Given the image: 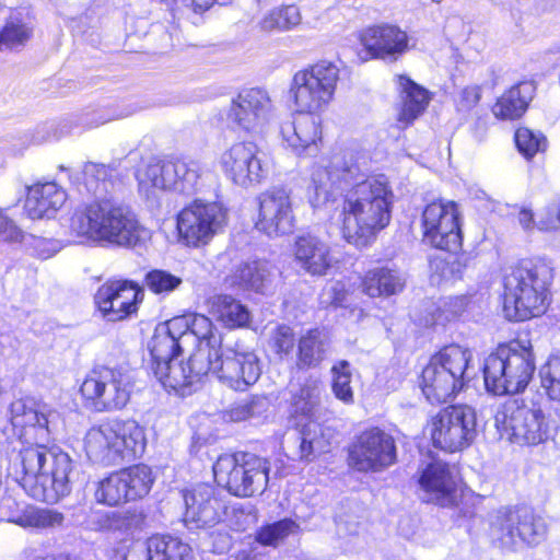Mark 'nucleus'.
Listing matches in <instances>:
<instances>
[{"label": "nucleus", "mask_w": 560, "mask_h": 560, "mask_svg": "<svg viewBox=\"0 0 560 560\" xmlns=\"http://www.w3.org/2000/svg\"><path fill=\"white\" fill-rule=\"evenodd\" d=\"M230 0H182L183 5L191 9L195 13H201L210 9L213 3L225 4Z\"/></svg>", "instance_id": "obj_63"}, {"label": "nucleus", "mask_w": 560, "mask_h": 560, "mask_svg": "<svg viewBox=\"0 0 560 560\" xmlns=\"http://www.w3.org/2000/svg\"><path fill=\"white\" fill-rule=\"evenodd\" d=\"M328 341L318 328L308 329L298 341L295 365L299 370L315 369L327 354Z\"/></svg>", "instance_id": "obj_38"}, {"label": "nucleus", "mask_w": 560, "mask_h": 560, "mask_svg": "<svg viewBox=\"0 0 560 560\" xmlns=\"http://www.w3.org/2000/svg\"><path fill=\"white\" fill-rule=\"evenodd\" d=\"M9 471L34 500L54 504L72 491L78 475L71 457L57 446L24 443L11 455Z\"/></svg>", "instance_id": "obj_3"}, {"label": "nucleus", "mask_w": 560, "mask_h": 560, "mask_svg": "<svg viewBox=\"0 0 560 560\" xmlns=\"http://www.w3.org/2000/svg\"><path fill=\"white\" fill-rule=\"evenodd\" d=\"M540 384L550 400L560 402V358H550L539 370Z\"/></svg>", "instance_id": "obj_50"}, {"label": "nucleus", "mask_w": 560, "mask_h": 560, "mask_svg": "<svg viewBox=\"0 0 560 560\" xmlns=\"http://www.w3.org/2000/svg\"><path fill=\"white\" fill-rule=\"evenodd\" d=\"M269 470L268 459L247 452L221 455L213 465L218 485L240 498L262 494L268 486Z\"/></svg>", "instance_id": "obj_8"}, {"label": "nucleus", "mask_w": 560, "mask_h": 560, "mask_svg": "<svg viewBox=\"0 0 560 560\" xmlns=\"http://www.w3.org/2000/svg\"><path fill=\"white\" fill-rule=\"evenodd\" d=\"M186 511L184 522L189 528H202L217 524L224 513V503L215 495L213 487L195 486L184 494Z\"/></svg>", "instance_id": "obj_27"}, {"label": "nucleus", "mask_w": 560, "mask_h": 560, "mask_svg": "<svg viewBox=\"0 0 560 560\" xmlns=\"http://www.w3.org/2000/svg\"><path fill=\"white\" fill-rule=\"evenodd\" d=\"M276 276L275 268L267 261L254 260L241 265L231 276V285L265 293Z\"/></svg>", "instance_id": "obj_36"}, {"label": "nucleus", "mask_w": 560, "mask_h": 560, "mask_svg": "<svg viewBox=\"0 0 560 560\" xmlns=\"http://www.w3.org/2000/svg\"><path fill=\"white\" fill-rule=\"evenodd\" d=\"M210 312L224 327L246 328L252 322L248 307L230 294H215L210 298Z\"/></svg>", "instance_id": "obj_37"}, {"label": "nucleus", "mask_w": 560, "mask_h": 560, "mask_svg": "<svg viewBox=\"0 0 560 560\" xmlns=\"http://www.w3.org/2000/svg\"><path fill=\"white\" fill-rule=\"evenodd\" d=\"M144 522V517L142 513H138L137 511H128L125 513L121 520V526L126 528V530H135L141 528Z\"/></svg>", "instance_id": "obj_62"}, {"label": "nucleus", "mask_w": 560, "mask_h": 560, "mask_svg": "<svg viewBox=\"0 0 560 560\" xmlns=\"http://www.w3.org/2000/svg\"><path fill=\"white\" fill-rule=\"evenodd\" d=\"M296 343L293 329L284 324L277 325L270 332L269 346L280 358L289 357Z\"/></svg>", "instance_id": "obj_54"}, {"label": "nucleus", "mask_w": 560, "mask_h": 560, "mask_svg": "<svg viewBox=\"0 0 560 560\" xmlns=\"http://www.w3.org/2000/svg\"><path fill=\"white\" fill-rule=\"evenodd\" d=\"M132 387L133 377L128 369L101 365L86 375L80 392L96 411H114L128 404Z\"/></svg>", "instance_id": "obj_12"}, {"label": "nucleus", "mask_w": 560, "mask_h": 560, "mask_svg": "<svg viewBox=\"0 0 560 560\" xmlns=\"http://www.w3.org/2000/svg\"><path fill=\"white\" fill-rule=\"evenodd\" d=\"M465 381L445 372L429 361L421 374V389L432 404L447 402L459 393Z\"/></svg>", "instance_id": "obj_31"}, {"label": "nucleus", "mask_w": 560, "mask_h": 560, "mask_svg": "<svg viewBox=\"0 0 560 560\" xmlns=\"http://www.w3.org/2000/svg\"><path fill=\"white\" fill-rule=\"evenodd\" d=\"M418 483L425 502L450 506L456 501V476L444 462L433 460L425 465L419 472Z\"/></svg>", "instance_id": "obj_26"}, {"label": "nucleus", "mask_w": 560, "mask_h": 560, "mask_svg": "<svg viewBox=\"0 0 560 560\" xmlns=\"http://www.w3.org/2000/svg\"><path fill=\"white\" fill-rule=\"evenodd\" d=\"M16 522L24 528L54 529L63 526L65 515L51 509H32Z\"/></svg>", "instance_id": "obj_47"}, {"label": "nucleus", "mask_w": 560, "mask_h": 560, "mask_svg": "<svg viewBox=\"0 0 560 560\" xmlns=\"http://www.w3.org/2000/svg\"><path fill=\"white\" fill-rule=\"evenodd\" d=\"M340 79L339 67L320 60L294 73L290 94L300 115L281 124L283 142L296 155H312L322 138L320 121L314 114L324 110L332 101Z\"/></svg>", "instance_id": "obj_2"}, {"label": "nucleus", "mask_w": 560, "mask_h": 560, "mask_svg": "<svg viewBox=\"0 0 560 560\" xmlns=\"http://www.w3.org/2000/svg\"><path fill=\"white\" fill-rule=\"evenodd\" d=\"M57 413L48 408L42 401L33 397H23L15 399L10 405V421L20 444L31 443L28 435L32 431L38 433L42 440H45L51 433V423Z\"/></svg>", "instance_id": "obj_23"}, {"label": "nucleus", "mask_w": 560, "mask_h": 560, "mask_svg": "<svg viewBox=\"0 0 560 560\" xmlns=\"http://www.w3.org/2000/svg\"><path fill=\"white\" fill-rule=\"evenodd\" d=\"M535 357L528 339L500 345L483 363L485 385L494 395L523 392L535 372Z\"/></svg>", "instance_id": "obj_6"}, {"label": "nucleus", "mask_w": 560, "mask_h": 560, "mask_svg": "<svg viewBox=\"0 0 560 560\" xmlns=\"http://www.w3.org/2000/svg\"><path fill=\"white\" fill-rule=\"evenodd\" d=\"M19 502L11 494L2 493L0 495V521L18 524L16 521L22 516L19 515Z\"/></svg>", "instance_id": "obj_57"}, {"label": "nucleus", "mask_w": 560, "mask_h": 560, "mask_svg": "<svg viewBox=\"0 0 560 560\" xmlns=\"http://www.w3.org/2000/svg\"><path fill=\"white\" fill-rule=\"evenodd\" d=\"M67 200V194L55 182L37 183L27 189L24 209L28 218L50 219Z\"/></svg>", "instance_id": "obj_30"}, {"label": "nucleus", "mask_w": 560, "mask_h": 560, "mask_svg": "<svg viewBox=\"0 0 560 560\" xmlns=\"http://www.w3.org/2000/svg\"><path fill=\"white\" fill-rule=\"evenodd\" d=\"M515 143L518 151L526 158L534 156L537 152L544 151L547 147V140L540 132L522 127L515 132Z\"/></svg>", "instance_id": "obj_53"}, {"label": "nucleus", "mask_w": 560, "mask_h": 560, "mask_svg": "<svg viewBox=\"0 0 560 560\" xmlns=\"http://www.w3.org/2000/svg\"><path fill=\"white\" fill-rule=\"evenodd\" d=\"M481 92L479 86H466L456 98V107L458 112H469L480 101Z\"/></svg>", "instance_id": "obj_58"}, {"label": "nucleus", "mask_w": 560, "mask_h": 560, "mask_svg": "<svg viewBox=\"0 0 560 560\" xmlns=\"http://www.w3.org/2000/svg\"><path fill=\"white\" fill-rule=\"evenodd\" d=\"M312 182L314 207L335 201V190H347L340 215L341 233L348 243L366 246L389 224L394 202L390 186L383 176L364 179L352 155H335L328 166L313 172Z\"/></svg>", "instance_id": "obj_1"}, {"label": "nucleus", "mask_w": 560, "mask_h": 560, "mask_svg": "<svg viewBox=\"0 0 560 560\" xmlns=\"http://www.w3.org/2000/svg\"><path fill=\"white\" fill-rule=\"evenodd\" d=\"M70 229L93 242L131 246L140 238V224L131 208L114 198H101L79 209Z\"/></svg>", "instance_id": "obj_5"}, {"label": "nucleus", "mask_w": 560, "mask_h": 560, "mask_svg": "<svg viewBox=\"0 0 560 560\" xmlns=\"http://www.w3.org/2000/svg\"><path fill=\"white\" fill-rule=\"evenodd\" d=\"M302 21L300 10L295 5H282L267 12L258 23L262 32H288Z\"/></svg>", "instance_id": "obj_42"}, {"label": "nucleus", "mask_w": 560, "mask_h": 560, "mask_svg": "<svg viewBox=\"0 0 560 560\" xmlns=\"http://www.w3.org/2000/svg\"><path fill=\"white\" fill-rule=\"evenodd\" d=\"M139 191L148 198L155 190L194 195L201 187V168L194 160L152 161L137 173Z\"/></svg>", "instance_id": "obj_11"}, {"label": "nucleus", "mask_w": 560, "mask_h": 560, "mask_svg": "<svg viewBox=\"0 0 560 560\" xmlns=\"http://www.w3.org/2000/svg\"><path fill=\"white\" fill-rule=\"evenodd\" d=\"M182 322H174L173 318L160 323L149 341V351L152 357V365H160L177 355L188 347L190 335L182 336Z\"/></svg>", "instance_id": "obj_29"}, {"label": "nucleus", "mask_w": 560, "mask_h": 560, "mask_svg": "<svg viewBox=\"0 0 560 560\" xmlns=\"http://www.w3.org/2000/svg\"><path fill=\"white\" fill-rule=\"evenodd\" d=\"M491 536L500 547L518 550L524 546H536L546 536L547 526L542 517L528 508L500 510L491 522Z\"/></svg>", "instance_id": "obj_13"}, {"label": "nucleus", "mask_w": 560, "mask_h": 560, "mask_svg": "<svg viewBox=\"0 0 560 560\" xmlns=\"http://www.w3.org/2000/svg\"><path fill=\"white\" fill-rule=\"evenodd\" d=\"M518 222L522 228L526 231L534 229L537 226V223L534 220V213L530 209L523 208L518 213Z\"/></svg>", "instance_id": "obj_64"}, {"label": "nucleus", "mask_w": 560, "mask_h": 560, "mask_svg": "<svg viewBox=\"0 0 560 560\" xmlns=\"http://www.w3.org/2000/svg\"><path fill=\"white\" fill-rule=\"evenodd\" d=\"M142 296L143 292L136 283L115 280L101 285L94 300L107 320L117 322L136 312L137 304Z\"/></svg>", "instance_id": "obj_24"}, {"label": "nucleus", "mask_w": 560, "mask_h": 560, "mask_svg": "<svg viewBox=\"0 0 560 560\" xmlns=\"http://www.w3.org/2000/svg\"><path fill=\"white\" fill-rule=\"evenodd\" d=\"M259 211L255 226L269 237L288 235L295 228L293 201L285 188L273 187L258 197Z\"/></svg>", "instance_id": "obj_20"}, {"label": "nucleus", "mask_w": 560, "mask_h": 560, "mask_svg": "<svg viewBox=\"0 0 560 560\" xmlns=\"http://www.w3.org/2000/svg\"><path fill=\"white\" fill-rule=\"evenodd\" d=\"M466 298L453 296L441 301L436 312L432 314L431 324H444L457 317L465 311Z\"/></svg>", "instance_id": "obj_55"}, {"label": "nucleus", "mask_w": 560, "mask_h": 560, "mask_svg": "<svg viewBox=\"0 0 560 560\" xmlns=\"http://www.w3.org/2000/svg\"><path fill=\"white\" fill-rule=\"evenodd\" d=\"M334 438L335 432L329 428H324L317 421L310 420L298 434L300 458L308 460L316 454L327 452Z\"/></svg>", "instance_id": "obj_39"}, {"label": "nucleus", "mask_w": 560, "mask_h": 560, "mask_svg": "<svg viewBox=\"0 0 560 560\" xmlns=\"http://www.w3.org/2000/svg\"><path fill=\"white\" fill-rule=\"evenodd\" d=\"M397 84L401 98L397 121L399 128L404 129L424 112L429 104V95L427 90L405 75H397Z\"/></svg>", "instance_id": "obj_33"}, {"label": "nucleus", "mask_w": 560, "mask_h": 560, "mask_svg": "<svg viewBox=\"0 0 560 560\" xmlns=\"http://www.w3.org/2000/svg\"><path fill=\"white\" fill-rule=\"evenodd\" d=\"M431 440L436 448L455 453L468 447L477 436V413L468 405H454L431 419Z\"/></svg>", "instance_id": "obj_14"}, {"label": "nucleus", "mask_w": 560, "mask_h": 560, "mask_svg": "<svg viewBox=\"0 0 560 560\" xmlns=\"http://www.w3.org/2000/svg\"><path fill=\"white\" fill-rule=\"evenodd\" d=\"M206 355L209 372L235 392L247 390L261 375V363L256 352L241 341L224 342Z\"/></svg>", "instance_id": "obj_10"}, {"label": "nucleus", "mask_w": 560, "mask_h": 560, "mask_svg": "<svg viewBox=\"0 0 560 560\" xmlns=\"http://www.w3.org/2000/svg\"><path fill=\"white\" fill-rule=\"evenodd\" d=\"M173 320L182 322V336L190 335L188 346L197 343V351H205L206 354H210L224 343L221 335L213 331L214 326L211 319L202 314H187L174 317Z\"/></svg>", "instance_id": "obj_32"}, {"label": "nucleus", "mask_w": 560, "mask_h": 560, "mask_svg": "<svg viewBox=\"0 0 560 560\" xmlns=\"http://www.w3.org/2000/svg\"><path fill=\"white\" fill-rule=\"evenodd\" d=\"M124 560H152L151 537L145 541H133L125 553Z\"/></svg>", "instance_id": "obj_59"}, {"label": "nucleus", "mask_w": 560, "mask_h": 560, "mask_svg": "<svg viewBox=\"0 0 560 560\" xmlns=\"http://www.w3.org/2000/svg\"><path fill=\"white\" fill-rule=\"evenodd\" d=\"M258 148L253 142H237L221 155L224 174L236 185L249 187L259 184L266 171L258 158Z\"/></svg>", "instance_id": "obj_22"}, {"label": "nucleus", "mask_w": 560, "mask_h": 560, "mask_svg": "<svg viewBox=\"0 0 560 560\" xmlns=\"http://www.w3.org/2000/svg\"><path fill=\"white\" fill-rule=\"evenodd\" d=\"M21 235V230L14 222L0 212V238L5 242H18Z\"/></svg>", "instance_id": "obj_60"}, {"label": "nucleus", "mask_w": 560, "mask_h": 560, "mask_svg": "<svg viewBox=\"0 0 560 560\" xmlns=\"http://www.w3.org/2000/svg\"><path fill=\"white\" fill-rule=\"evenodd\" d=\"M323 383L316 377H307L300 389L293 395V406L296 411L312 417L320 402Z\"/></svg>", "instance_id": "obj_46"}, {"label": "nucleus", "mask_w": 560, "mask_h": 560, "mask_svg": "<svg viewBox=\"0 0 560 560\" xmlns=\"http://www.w3.org/2000/svg\"><path fill=\"white\" fill-rule=\"evenodd\" d=\"M432 271V281H451L460 279L465 269V265L454 256L448 258H434L430 262Z\"/></svg>", "instance_id": "obj_51"}, {"label": "nucleus", "mask_w": 560, "mask_h": 560, "mask_svg": "<svg viewBox=\"0 0 560 560\" xmlns=\"http://www.w3.org/2000/svg\"><path fill=\"white\" fill-rule=\"evenodd\" d=\"M226 224V210L219 202L194 200L177 214L179 237L188 246L208 244Z\"/></svg>", "instance_id": "obj_17"}, {"label": "nucleus", "mask_w": 560, "mask_h": 560, "mask_svg": "<svg viewBox=\"0 0 560 560\" xmlns=\"http://www.w3.org/2000/svg\"><path fill=\"white\" fill-rule=\"evenodd\" d=\"M32 36V27L18 16H11L0 32V50L24 46Z\"/></svg>", "instance_id": "obj_48"}, {"label": "nucleus", "mask_w": 560, "mask_h": 560, "mask_svg": "<svg viewBox=\"0 0 560 560\" xmlns=\"http://www.w3.org/2000/svg\"><path fill=\"white\" fill-rule=\"evenodd\" d=\"M299 530V523L287 517L261 526L256 533V540L264 546L277 547L287 537L296 534Z\"/></svg>", "instance_id": "obj_45"}, {"label": "nucleus", "mask_w": 560, "mask_h": 560, "mask_svg": "<svg viewBox=\"0 0 560 560\" xmlns=\"http://www.w3.org/2000/svg\"><path fill=\"white\" fill-rule=\"evenodd\" d=\"M462 219L455 201L443 198L433 200L422 211L423 240L435 248L457 252L463 241Z\"/></svg>", "instance_id": "obj_16"}, {"label": "nucleus", "mask_w": 560, "mask_h": 560, "mask_svg": "<svg viewBox=\"0 0 560 560\" xmlns=\"http://www.w3.org/2000/svg\"><path fill=\"white\" fill-rule=\"evenodd\" d=\"M152 560H190L191 549L180 539L168 535L151 537Z\"/></svg>", "instance_id": "obj_43"}, {"label": "nucleus", "mask_w": 560, "mask_h": 560, "mask_svg": "<svg viewBox=\"0 0 560 560\" xmlns=\"http://www.w3.org/2000/svg\"><path fill=\"white\" fill-rule=\"evenodd\" d=\"M470 351L458 345H448L435 353L430 361L447 373L465 381V373L470 360Z\"/></svg>", "instance_id": "obj_41"}, {"label": "nucleus", "mask_w": 560, "mask_h": 560, "mask_svg": "<svg viewBox=\"0 0 560 560\" xmlns=\"http://www.w3.org/2000/svg\"><path fill=\"white\" fill-rule=\"evenodd\" d=\"M152 485L151 469L145 465H135L101 480L95 490V499L98 503L114 506L143 498Z\"/></svg>", "instance_id": "obj_18"}, {"label": "nucleus", "mask_w": 560, "mask_h": 560, "mask_svg": "<svg viewBox=\"0 0 560 560\" xmlns=\"http://www.w3.org/2000/svg\"><path fill=\"white\" fill-rule=\"evenodd\" d=\"M275 116V107L267 91L247 89L233 98L226 121L233 129L246 132H261Z\"/></svg>", "instance_id": "obj_19"}, {"label": "nucleus", "mask_w": 560, "mask_h": 560, "mask_svg": "<svg viewBox=\"0 0 560 560\" xmlns=\"http://www.w3.org/2000/svg\"><path fill=\"white\" fill-rule=\"evenodd\" d=\"M154 376L165 389L182 392L199 382L209 372L205 351H196L186 363H176V358L160 365H151Z\"/></svg>", "instance_id": "obj_25"}, {"label": "nucleus", "mask_w": 560, "mask_h": 560, "mask_svg": "<svg viewBox=\"0 0 560 560\" xmlns=\"http://www.w3.org/2000/svg\"><path fill=\"white\" fill-rule=\"evenodd\" d=\"M537 228L540 231H552L560 228V199L545 208L539 215Z\"/></svg>", "instance_id": "obj_56"}, {"label": "nucleus", "mask_w": 560, "mask_h": 560, "mask_svg": "<svg viewBox=\"0 0 560 560\" xmlns=\"http://www.w3.org/2000/svg\"><path fill=\"white\" fill-rule=\"evenodd\" d=\"M405 284L406 277L400 270L376 267L365 273L362 291L371 298L390 296L400 293Z\"/></svg>", "instance_id": "obj_34"}, {"label": "nucleus", "mask_w": 560, "mask_h": 560, "mask_svg": "<svg viewBox=\"0 0 560 560\" xmlns=\"http://www.w3.org/2000/svg\"><path fill=\"white\" fill-rule=\"evenodd\" d=\"M359 39L370 59L389 63L410 50L409 35L396 24L380 23L365 27Z\"/></svg>", "instance_id": "obj_21"}, {"label": "nucleus", "mask_w": 560, "mask_h": 560, "mask_svg": "<svg viewBox=\"0 0 560 560\" xmlns=\"http://www.w3.org/2000/svg\"><path fill=\"white\" fill-rule=\"evenodd\" d=\"M292 253L293 260L299 269L312 277L326 276L336 262L330 246L311 233L295 237Z\"/></svg>", "instance_id": "obj_28"}, {"label": "nucleus", "mask_w": 560, "mask_h": 560, "mask_svg": "<svg viewBox=\"0 0 560 560\" xmlns=\"http://www.w3.org/2000/svg\"><path fill=\"white\" fill-rule=\"evenodd\" d=\"M145 443L143 428L132 419L113 420L94 427L84 440L88 457L104 466L135 460L143 454Z\"/></svg>", "instance_id": "obj_7"}, {"label": "nucleus", "mask_w": 560, "mask_h": 560, "mask_svg": "<svg viewBox=\"0 0 560 560\" xmlns=\"http://www.w3.org/2000/svg\"><path fill=\"white\" fill-rule=\"evenodd\" d=\"M116 170L112 165L94 162L85 163L83 167V180L86 189L97 199L104 198L114 188Z\"/></svg>", "instance_id": "obj_40"}, {"label": "nucleus", "mask_w": 560, "mask_h": 560, "mask_svg": "<svg viewBox=\"0 0 560 560\" xmlns=\"http://www.w3.org/2000/svg\"><path fill=\"white\" fill-rule=\"evenodd\" d=\"M494 424L501 436L520 445H538L550 435V423L534 399L505 404L497 411Z\"/></svg>", "instance_id": "obj_9"}, {"label": "nucleus", "mask_w": 560, "mask_h": 560, "mask_svg": "<svg viewBox=\"0 0 560 560\" xmlns=\"http://www.w3.org/2000/svg\"><path fill=\"white\" fill-rule=\"evenodd\" d=\"M348 465L359 472H381L397 462L395 439L373 427L358 434L348 447Z\"/></svg>", "instance_id": "obj_15"}, {"label": "nucleus", "mask_w": 560, "mask_h": 560, "mask_svg": "<svg viewBox=\"0 0 560 560\" xmlns=\"http://www.w3.org/2000/svg\"><path fill=\"white\" fill-rule=\"evenodd\" d=\"M270 407V400L266 395H252L234 402L224 417L233 422H241L264 415Z\"/></svg>", "instance_id": "obj_44"}, {"label": "nucleus", "mask_w": 560, "mask_h": 560, "mask_svg": "<svg viewBox=\"0 0 560 560\" xmlns=\"http://www.w3.org/2000/svg\"><path fill=\"white\" fill-rule=\"evenodd\" d=\"M61 246L59 242L54 240H38L36 243V249L38 250V256L42 259H47L54 256L56 253L60 250Z\"/></svg>", "instance_id": "obj_61"}, {"label": "nucleus", "mask_w": 560, "mask_h": 560, "mask_svg": "<svg viewBox=\"0 0 560 560\" xmlns=\"http://www.w3.org/2000/svg\"><path fill=\"white\" fill-rule=\"evenodd\" d=\"M535 84L532 81H523L504 92L494 104L492 112L501 119L520 118L527 109L535 94Z\"/></svg>", "instance_id": "obj_35"}, {"label": "nucleus", "mask_w": 560, "mask_h": 560, "mask_svg": "<svg viewBox=\"0 0 560 560\" xmlns=\"http://www.w3.org/2000/svg\"><path fill=\"white\" fill-rule=\"evenodd\" d=\"M553 268L545 259H525L504 277L503 312L509 320L524 322L542 315L549 305Z\"/></svg>", "instance_id": "obj_4"}, {"label": "nucleus", "mask_w": 560, "mask_h": 560, "mask_svg": "<svg viewBox=\"0 0 560 560\" xmlns=\"http://www.w3.org/2000/svg\"><path fill=\"white\" fill-rule=\"evenodd\" d=\"M182 282V278L162 269L151 270L144 278L145 287L155 294H168L176 290Z\"/></svg>", "instance_id": "obj_52"}, {"label": "nucleus", "mask_w": 560, "mask_h": 560, "mask_svg": "<svg viewBox=\"0 0 560 560\" xmlns=\"http://www.w3.org/2000/svg\"><path fill=\"white\" fill-rule=\"evenodd\" d=\"M332 384L331 389L335 397L342 402L349 405L353 402V389L351 387L352 374L350 371V363L341 360L332 365Z\"/></svg>", "instance_id": "obj_49"}]
</instances>
